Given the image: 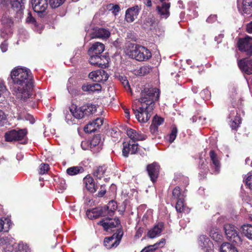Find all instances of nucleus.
<instances>
[{
  "mask_svg": "<svg viewBox=\"0 0 252 252\" xmlns=\"http://www.w3.org/2000/svg\"><path fill=\"white\" fill-rule=\"evenodd\" d=\"M170 6V3L166 2H163L161 6L158 5L157 6L158 14L161 19H166L169 17Z\"/></svg>",
  "mask_w": 252,
  "mask_h": 252,
  "instance_id": "18",
  "label": "nucleus"
},
{
  "mask_svg": "<svg viewBox=\"0 0 252 252\" xmlns=\"http://www.w3.org/2000/svg\"><path fill=\"white\" fill-rule=\"evenodd\" d=\"M209 155L213 165V167H214L215 169V172L218 173L220 169V163L218 159V156L214 151H211Z\"/></svg>",
  "mask_w": 252,
  "mask_h": 252,
  "instance_id": "27",
  "label": "nucleus"
},
{
  "mask_svg": "<svg viewBox=\"0 0 252 252\" xmlns=\"http://www.w3.org/2000/svg\"><path fill=\"white\" fill-rule=\"evenodd\" d=\"M105 47L103 44L100 42H95L93 43L88 51V55L96 54L101 55L104 51Z\"/></svg>",
  "mask_w": 252,
  "mask_h": 252,
  "instance_id": "21",
  "label": "nucleus"
},
{
  "mask_svg": "<svg viewBox=\"0 0 252 252\" xmlns=\"http://www.w3.org/2000/svg\"><path fill=\"white\" fill-rule=\"evenodd\" d=\"M83 181L88 191L92 193H94L96 191L97 186L95 185L94 180L92 177L86 176L84 178Z\"/></svg>",
  "mask_w": 252,
  "mask_h": 252,
  "instance_id": "23",
  "label": "nucleus"
},
{
  "mask_svg": "<svg viewBox=\"0 0 252 252\" xmlns=\"http://www.w3.org/2000/svg\"><path fill=\"white\" fill-rule=\"evenodd\" d=\"M26 2V0H2L1 3L3 6H8L10 4L11 8L16 12H18L24 9V4Z\"/></svg>",
  "mask_w": 252,
  "mask_h": 252,
  "instance_id": "10",
  "label": "nucleus"
},
{
  "mask_svg": "<svg viewBox=\"0 0 252 252\" xmlns=\"http://www.w3.org/2000/svg\"><path fill=\"white\" fill-rule=\"evenodd\" d=\"M224 229L228 239L236 243H238L241 241L237 229L234 225L226 224L224 226Z\"/></svg>",
  "mask_w": 252,
  "mask_h": 252,
  "instance_id": "8",
  "label": "nucleus"
},
{
  "mask_svg": "<svg viewBox=\"0 0 252 252\" xmlns=\"http://www.w3.org/2000/svg\"><path fill=\"white\" fill-rule=\"evenodd\" d=\"M247 31L250 33H252V21L247 25Z\"/></svg>",
  "mask_w": 252,
  "mask_h": 252,
  "instance_id": "64",
  "label": "nucleus"
},
{
  "mask_svg": "<svg viewBox=\"0 0 252 252\" xmlns=\"http://www.w3.org/2000/svg\"><path fill=\"white\" fill-rule=\"evenodd\" d=\"M10 221L9 219H4V220L0 219V232H7L10 226Z\"/></svg>",
  "mask_w": 252,
  "mask_h": 252,
  "instance_id": "37",
  "label": "nucleus"
},
{
  "mask_svg": "<svg viewBox=\"0 0 252 252\" xmlns=\"http://www.w3.org/2000/svg\"><path fill=\"white\" fill-rule=\"evenodd\" d=\"M180 198L184 199V196L181 193L180 188L176 187L172 191V199L178 200Z\"/></svg>",
  "mask_w": 252,
  "mask_h": 252,
  "instance_id": "41",
  "label": "nucleus"
},
{
  "mask_svg": "<svg viewBox=\"0 0 252 252\" xmlns=\"http://www.w3.org/2000/svg\"><path fill=\"white\" fill-rule=\"evenodd\" d=\"M241 231L246 237L252 240V225L244 224L241 227Z\"/></svg>",
  "mask_w": 252,
  "mask_h": 252,
  "instance_id": "31",
  "label": "nucleus"
},
{
  "mask_svg": "<svg viewBox=\"0 0 252 252\" xmlns=\"http://www.w3.org/2000/svg\"><path fill=\"white\" fill-rule=\"evenodd\" d=\"M82 109L83 118L94 113L96 111V106L92 104L84 105L82 106Z\"/></svg>",
  "mask_w": 252,
  "mask_h": 252,
  "instance_id": "26",
  "label": "nucleus"
},
{
  "mask_svg": "<svg viewBox=\"0 0 252 252\" xmlns=\"http://www.w3.org/2000/svg\"><path fill=\"white\" fill-rule=\"evenodd\" d=\"M97 224L102 225L105 231H108L118 226L120 224V221L118 218L106 219L99 221Z\"/></svg>",
  "mask_w": 252,
  "mask_h": 252,
  "instance_id": "11",
  "label": "nucleus"
},
{
  "mask_svg": "<svg viewBox=\"0 0 252 252\" xmlns=\"http://www.w3.org/2000/svg\"><path fill=\"white\" fill-rule=\"evenodd\" d=\"M0 48L2 52H5L8 49V43L6 40H4L0 45Z\"/></svg>",
  "mask_w": 252,
  "mask_h": 252,
  "instance_id": "57",
  "label": "nucleus"
},
{
  "mask_svg": "<svg viewBox=\"0 0 252 252\" xmlns=\"http://www.w3.org/2000/svg\"><path fill=\"white\" fill-rule=\"evenodd\" d=\"M27 131L25 129H13L5 133V139L7 142H13L21 140L26 136Z\"/></svg>",
  "mask_w": 252,
  "mask_h": 252,
  "instance_id": "5",
  "label": "nucleus"
},
{
  "mask_svg": "<svg viewBox=\"0 0 252 252\" xmlns=\"http://www.w3.org/2000/svg\"><path fill=\"white\" fill-rule=\"evenodd\" d=\"M102 124V119L100 118H97L94 121L86 126L84 127V131L87 133L94 132L97 128H99Z\"/></svg>",
  "mask_w": 252,
  "mask_h": 252,
  "instance_id": "17",
  "label": "nucleus"
},
{
  "mask_svg": "<svg viewBox=\"0 0 252 252\" xmlns=\"http://www.w3.org/2000/svg\"><path fill=\"white\" fill-rule=\"evenodd\" d=\"M89 55L90 56L89 61L92 65L97 66L101 68H103L104 66H105V63L104 60L106 59V57L104 56L96 54Z\"/></svg>",
  "mask_w": 252,
  "mask_h": 252,
  "instance_id": "15",
  "label": "nucleus"
},
{
  "mask_svg": "<svg viewBox=\"0 0 252 252\" xmlns=\"http://www.w3.org/2000/svg\"><path fill=\"white\" fill-rule=\"evenodd\" d=\"M26 22L27 23H30V24H35V20L32 16L31 12L28 13V17L26 18Z\"/></svg>",
  "mask_w": 252,
  "mask_h": 252,
  "instance_id": "56",
  "label": "nucleus"
},
{
  "mask_svg": "<svg viewBox=\"0 0 252 252\" xmlns=\"http://www.w3.org/2000/svg\"><path fill=\"white\" fill-rule=\"evenodd\" d=\"M106 167L105 166H99L97 167L94 172V176L98 179H101L106 171Z\"/></svg>",
  "mask_w": 252,
  "mask_h": 252,
  "instance_id": "38",
  "label": "nucleus"
},
{
  "mask_svg": "<svg viewBox=\"0 0 252 252\" xmlns=\"http://www.w3.org/2000/svg\"><path fill=\"white\" fill-rule=\"evenodd\" d=\"M240 69L248 74L252 73V60L243 59L238 62Z\"/></svg>",
  "mask_w": 252,
  "mask_h": 252,
  "instance_id": "20",
  "label": "nucleus"
},
{
  "mask_svg": "<svg viewBox=\"0 0 252 252\" xmlns=\"http://www.w3.org/2000/svg\"><path fill=\"white\" fill-rule=\"evenodd\" d=\"M159 166L157 163H153L147 167L149 176L152 182H155L158 178Z\"/></svg>",
  "mask_w": 252,
  "mask_h": 252,
  "instance_id": "19",
  "label": "nucleus"
},
{
  "mask_svg": "<svg viewBox=\"0 0 252 252\" xmlns=\"http://www.w3.org/2000/svg\"><path fill=\"white\" fill-rule=\"evenodd\" d=\"M65 0H49L51 6L52 8H56L62 4Z\"/></svg>",
  "mask_w": 252,
  "mask_h": 252,
  "instance_id": "50",
  "label": "nucleus"
},
{
  "mask_svg": "<svg viewBox=\"0 0 252 252\" xmlns=\"http://www.w3.org/2000/svg\"><path fill=\"white\" fill-rule=\"evenodd\" d=\"M163 122V119L161 117H155L153 120L152 124L150 126L151 130L152 132H156L158 130V127Z\"/></svg>",
  "mask_w": 252,
  "mask_h": 252,
  "instance_id": "33",
  "label": "nucleus"
},
{
  "mask_svg": "<svg viewBox=\"0 0 252 252\" xmlns=\"http://www.w3.org/2000/svg\"><path fill=\"white\" fill-rule=\"evenodd\" d=\"M89 77L94 81L99 82L107 80L108 76L104 70L100 69L90 72Z\"/></svg>",
  "mask_w": 252,
  "mask_h": 252,
  "instance_id": "12",
  "label": "nucleus"
},
{
  "mask_svg": "<svg viewBox=\"0 0 252 252\" xmlns=\"http://www.w3.org/2000/svg\"><path fill=\"white\" fill-rule=\"evenodd\" d=\"M106 193V189L105 186L101 185L100 186V190L98 192L97 196L98 197L103 196Z\"/></svg>",
  "mask_w": 252,
  "mask_h": 252,
  "instance_id": "60",
  "label": "nucleus"
},
{
  "mask_svg": "<svg viewBox=\"0 0 252 252\" xmlns=\"http://www.w3.org/2000/svg\"><path fill=\"white\" fill-rule=\"evenodd\" d=\"M150 68L148 66H142L140 69V73L145 75L149 72Z\"/></svg>",
  "mask_w": 252,
  "mask_h": 252,
  "instance_id": "58",
  "label": "nucleus"
},
{
  "mask_svg": "<svg viewBox=\"0 0 252 252\" xmlns=\"http://www.w3.org/2000/svg\"><path fill=\"white\" fill-rule=\"evenodd\" d=\"M216 20V15H211L207 18V22L208 23H211Z\"/></svg>",
  "mask_w": 252,
  "mask_h": 252,
  "instance_id": "63",
  "label": "nucleus"
},
{
  "mask_svg": "<svg viewBox=\"0 0 252 252\" xmlns=\"http://www.w3.org/2000/svg\"><path fill=\"white\" fill-rule=\"evenodd\" d=\"M11 78L19 98L26 100L31 95L32 76L31 71L25 67H16L11 72Z\"/></svg>",
  "mask_w": 252,
  "mask_h": 252,
  "instance_id": "1",
  "label": "nucleus"
},
{
  "mask_svg": "<svg viewBox=\"0 0 252 252\" xmlns=\"http://www.w3.org/2000/svg\"><path fill=\"white\" fill-rule=\"evenodd\" d=\"M123 145V155L125 157H127L129 154H134L137 151L138 145L137 143L124 142Z\"/></svg>",
  "mask_w": 252,
  "mask_h": 252,
  "instance_id": "13",
  "label": "nucleus"
},
{
  "mask_svg": "<svg viewBox=\"0 0 252 252\" xmlns=\"http://www.w3.org/2000/svg\"><path fill=\"white\" fill-rule=\"evenodd\" d=\"M110 10L112 11V13L115 15L116 16L118 14L120 10V7L118 4H110L109 6Z\"/></svg>",
  "mask_w": 252,
  "mask_h": 252,
  "instance_id": "49",
  "label": "nucleus"
},
{
  "mask_svg": "<svg viewBox=\"0 0 252 252\" xmlns=\"http://www.w3.org/2000/svg\"><path fill=\"white\" fill-rule=\"evenodd\" d=\"M230 119V126L232 129H236L241 124V118L239 115H238L237 110L235 109L231 111L229 116Z\"/></svg>",
  "mask_w": 252,
  "mask_h": 252,
  "instance_id": "16",
  "label": "nucleus"
},
{
  "mask_svg": "<svg viewBox=\"0 0 252 252\" xmlns=\"http://www.w3.org/2000/svg\"><path fill=\"white\" fill-rule=\"evenodd\" d=\"M30 4L39 16L42 17L46 14L48 6V0H30Z\"/></svg>",
  "mask_w": 252,
  "mask_h": 252,
  "instance_id": "4",
  "label": "nucleus"
},
{
  "mask_svg": "<svg viewBox=\"0 0 252 252\" xmlns=\"http://www.w3.org/2000/svg\"><path fill=\"white\" fill-rule=\"evenodd\" d=\"M84 171V169L81 166H73L68 168L66 170L67 174L70 176L77 175L78 173H82Z\"/></svg>",
  "mask_w": 252,
  "mask_h": 252,
  "instance_id": "36",
  "label": "nucleus"
},
{
  "mask_svg": "<svg viewBox=\"0 0 252 252\" xmlns=\"http://www.w3.org/2000/svg\"><path fill=\"white\" fill-rule=\"evenodd\" d=\"M120 81L122 82L125 89L127 91H130L131 94H132V92L130 87V85L129 84L128 81H127V80H126V78L125 77H121L120 78Z\"/></svg>",
  "mask_w": 252,
  "mask_h": 252,
  "instance_id": "51",
  "label": "nucleus"
},
{
  "mask_svg": "<svg viewBox=\"0 0 252 252\" xmlns=\"http://www.w3.org/2000/svg\"><path fill=\"white\" fill-rule=\"evenodd\" d=\"M6 120V116L5 113L0 110V126H3Z\"/></svg>",
  "mask_w": 252,
  "mask_h": 252,
  "instance_id": "55",
  "label": "nucleus"
},
{
  "mask_svg": "<svg viewBox=\"0 0 252 252\" xmlns=\"http://www.w3.org/2000/svg\"><path fill=\"white\" fill-rule=\"evenodd\" d=\"M245 182L250 189L252 190V171L248 173L247 177L245 179Z\"/></svg>",
  "mask_w": 252,
  "mask_h": 252,
  "instance_id": "52",
  "label": "nucleus"
},
{
  "mask_svg": "<svg viewBox=\"0 0 252 252\" xmlns=\"http://www.w3.org/2000/svg\"><path fill=\"white\" fill-rule=\"evenodd\" d=\"M165 243V240L162 239L158 243L155 244L153 245L149 246L143 249L141 252H152L153 251L156 250L159 247H162Z\"/></svg>",
  "mask_w": 252,
  "mask_h": 252,
  "instance_id": "35",
  "label": "nucleus"
},
{
  "mask_svg": "<svg viewBox=\"0 0 252 252\" xmlns=\"http://www.w3.org/2000/svg\"><path fill=\"white\" fill-rule=\"evenodd\" d=\"M184 199L180 198L179 200H177L176 205V209L178 212H183L185 211L186 207L184 204Z\"/></svg>",
  "mask_w": 252,
  "mask_h": 252,
  "instance_id": "42",
  "label": "nucleus"
},
{
  "mask_svg": "<svg viewBox=\"0 0 252 252\" xmlns=\"http://www.w3.org/2000/svg\"><path fill=\"white\" fill-rule=\"evenodd\" d=\"M0 244L5 245L6 246L4 248L6 252H15L12 248V242H10V239L8 237H5L0 238Z\"/></svg>",
  "mask_w": 252,
  "mask_h": 252,
  "instance_id": "32",
  "label": "nucleus"
},
{
  "mask_svg": "<svg viewBox=\"0 0 252 252\" xmlns=\"http://www.w3.org/2000/svg\"><path fill=\"white\" fill-rule=\"evenodd\" d=\"M126 54L130 58L144 62L152 57V53L147 48L137 44H130L126 49Z\"/></svg>",
  "mask_w": 252,
  "mask_h": 252,
  "instance_id": "3",
  "label": "nucleus"
},
{
  "mask_svg": "<svg viewBox=\"0 0 252 252\" xmlns=\"http://www.w3.org/2000/svg\"><path fill=\"white\" fill-rule=\"evenodd\" d=\"M6 92V88L3 83L0 82V97Z\"/></svg>",
  "mask_w": 252,
  "mask_h": 252,
  "instance_id": "61",
  "label": "nucleus"
},
{
  "mask_svg": "<svg viewBox=\"0 0 252 252\" xmlns=\"http://www.w3.org/2000/svg\"><path fill=\"white\" fill-rule=\"evenodd\" d=\"M126 134L134 142L137 141L145 140L147 138V136L142 134L140 131L130 128L126 129Z\"/></svg>",
  "mask_w": 252,
  "mask_h": 252,
  "instance_id": "14",
  "label": "nucleus"
},
{
  "mask_svg": "<svg viewBox=\"0 0 252 252\" xmlns=\"http://www.w3.org/2000/svg\"><path fill=\"white\" fill-rule=\"evenodd\" d=\"M141 10V7L138 5H134L131 7L128 8L125 13V20L127 23H132L134 22L139 15Z\"/></svg>",
  "mask_w": 252,
  "mask_h": 252,
  "instance_id": "9",
  "label": "nucleus"
},
{
  "mask_svg": "<svg viewBox=\"0 0 252 252\" xmlns=\"http://www.w3.org/2000/svg\"><path fill=\"white\" fill-rule=\"evenodd\" d=\"M143 233V229L141 228H139L137 230L136 234L135 235V237L136 238H140Z\"/></svg>",
  "mask_w": 252,
  "mask_h": 252,
  "instance_id": "62",
  "label": "nucleus"
},
{
  "mask_svg": "<svg viewBox=\"0 0 252 252\" xmlns=\"http://www.w3.org/2000/svg\"><path fill=\"white\" fill-rule=\"evenodd\" d=\"M117 207L116 202L114 201H111L107 206L104 207L103 210L104 211H108V213L111 215L116 210Z\"/></svg>",
  "mask_w": 252,
  "mask_h": 252,
  "instance_id": "39",
  "label": "nucleus"
},
{
  "mask_svg": "<svg viewBox=\"0 0 252 252\" xmlns=\"http://www.w3.org/2000/svg\"><path fill=\"white\" fill-rule=\"evenodd\" d=\"M162 228L163 224L161 223H159L149 231L148 236L150 238L158 237L160 235Z\"/></svg>",
  "mask_w": 252,
  "mask_h": 252,
  "instance_id": "24",
  "label": "nucleus"
},
{
  "mask_svg": "<svg viewBox=\"0 0 252 252\" xmlns=\"http://www.w3.org/2000/svg\"><path fill=\"white\" fill-rule=\"evenodd\" d=\"M139 101L141 106L138 109H133L135 117L140 123H146L151 118L154 108L155 101L158 99L159 91L157 88H145L140 94Z\"/></svg>",
  "mask_w": 252,
  "mask_h": 252,
  "instance_id": "2",
  "label": "nucleus"
},
{
  "mask_svg": "<svg viewBox=\"0 0 252 252\" xmlns=\"http://www.w3.org/2000/svg\"><path fill=\"white\" fill-rule=\"evenodd\" d=\"M110 35V32L108 30L103 28H99L95 30L94 34L92 36V37L104 39L109 37Z\"/></svg>",
  "mask_w": 252,
  "mask_h": 252,
  "instance_id": "29",
  "label": "nucleus"
},
{
  "mask_svg": "<svg viewBox=\"0 0 252 252\" xmlns=\"http://www.w3.org/2000/svg\"><path fill=\"white\" fill-rule=\"evenodd\" d=\"M123 232L119 230L116 234L113 236L106 238L104 240V245L107 249H111L117 247L121 241Z\"/></svg>",
  "mask_w": 252,
  "mask_h": 252,
  "instance_id": "6",
  "label": "nucleus"
},
{
  "mask_svg": "<svg viewBox=\"0 0 252 252\" xmlns=\"http://www.w3.org/2000/svg\"><path fill=\"white\" fill-rule=\"evenodd\" d=\"M65 121L69 125H73L76 123L75 118H74L72 113L67 112L65 114Z\"/></svg>",
  "mask_w": 252,
  "mask_h": 252,
  "instance_id": "46",
  "label": "nucleus"
},
{
  "mask_svg": "<svg viewBox=\"0 0 252 252\" xmlns=\"http://www.w3.org/2000/svg\"><path fill=\"white\" fill-rule=\"evenodd\" d=\"M103 209L99 208H93L91 210H88L86 215L90 219H95L103 215Z\"/></svg>",
  "mask_w": 252,
  "mask_h": 252,
  "instance_id": "25",
  "label": "nucleus"
},
{
  "mask_svg": "<svg viewBox=\"0 0 252 252\" xmlns=\"http://www.w3.org/2000/svg\"><path fill=\"white\" fill-rule=\"evenodd\" d=\"M178 132V129L176 126H174L172 128L171 133L169 135V141L170 142H173L174 140L176 139L177 136V134Z\"/></svg>",
  "mask_w": 252,
  "mask_h": 252,
  "instance_id": "48",
  "label": "nucleus"
},
{
  "mask_svg": "<svg viewBox=\"0 0 252 252\" xmlns=\"http://www.w3.org/2000/svg\"><path fill=\"white\" fill-rule=\"evenodd\" d=\"M69 111L72 113L74 118L75 119H81L84 118L82 106L78 107L75 105H72L69 108Z\"/></svg>",
  "mask_w": 252,
  "mask_h": 252,
  "instance_id": "28",
  "label": "nucleus"
},
{
  "mask_svg": "<svg viewBox=\"0 0 252 252\" xmlns=\"http://www.w3.org/2000/svg\"><path fill=\"white\" fill-rule=\"evenodd\" d=\"M101 90V85L97 83L91 84V86L90 87V91H91V92H99Z\"/></svg>",
  "mask_w": 252,
  "mask_h": 252,
  "instance_id": "54",
  "label": "nucleus"
},
{
  "mask_svg": "<svg viewBox=\"0 0 252 252\" xmlns=\"http://www.w3.org/2000/svg\"><path fill=\"white\" fill-rule=\"evenodd\" d=\"M11 35V30L10 28L5 27L2 29L0 36L5 39V40L8 38Z\"/></svg>",
  "mask_w": 252,
  "mask_h": 252,
  "instance_id": "45",
  "label": "nucleus"
},
{
  "mask_svg": "<svg viewBox=\"0 0 252 252\" xmlns=\"http://www.w3.org/2000/svg\"><path fill=\"white\" fill-rule=\"evenodd\" d=\"M49 170V165L46 163H42L40 164L39 169V173L40 174H44L47 172Z\"/></svg>",
  "mask_w": 252,
  "mask_h": 252,
  "instance_id": "53",
  "label": "nucleus"
},
{
  "mask_svg": "<svg viewBox=\"0 0 252 252\" xmlns=\"http://www.w3.org/2000/svg\"><path fill=\"white\" fill-rule=\"evenodd\" d=\"M210 236L215 241H219L222 239V235L219 229L213 228L210 231Z\"/></svg>",
  "mask_w": 252,
  "mask_h": 252,
  "instance_id": "40",
  "label": "nucleus"
},
{
  "mask_svg": "<svg viewBox=\"0 0 252 252\" xmlns=\"http://www.w3.org/2000/svg\"><path fill=\"white\" fill-rule=\"evenodd\" d=\"M252 7L249 4H245L242 3L241 4H238V9L242 15L249 14L252 11Z\"/></svg>",
  "mask_w": 252,
  "mask_h": 252,
  "instance_id": "34",
  "label": "nucleus"
},
{
  "mask_svg": "<svg viewBox=\"0 0 252 252\" xmlns=\"http://www.w3.org/2000/svg\"><path fill=\"white\" fill-rule=\"evenodd\" d=\"M101 137L100 135H94L90 142V148L95 147L96 146L99 145L101 143Z\"/></svg>",
  "mask_w": 252,
  "mask_h": 252,
  "instance_id": "43",
  "label": "nucleus"
},
{
  "mask_svg": "<svg viewBox=\"0 0 252 252\" xmlns=\"http://www.w3.org/2000/svg\"><path fill=\"white\" fill-rule=\"evenodd\" d=\"M17 247L18 252H29V247L27 244L23 243H19Z\"/></svg>",
  "mask_w": 252,
  "mask_h": 252,
  "instance_id": "47",
  "label": "nucleus"
},
{
  "mask_svg": "<svg viewBox=\"0 0 252 252\" xmlns=\"http://www.w3.org/2000/svg\"><path fill=\"white\" fill-rule=\"evenodd\" d=\"M220 252H238L236 248L229 243H222L220 248Z\"/></svg>",
  "mask_w": 252,
  "mask_h": 252,
  "instance_id": "30",
  "label": "nucleus"
},
{
  "mask_svg": "<svg viewBox=\"0 0 252 252\" xmlns=\"http://www.w3.org/2000/svg\"><path fill=\"white\" fill-rule=\"evenodd\" d=\"M81 147L83 150H87L90 147V142L87 140L83 141L81 143Z\"/></svg>",
  "mask_w": 252,
  "mask_h": 252,
  "instance_id": "59",
  "label": "nucleus"
},
{
  "mask_svg": "<svg viewBox=\"0 0 252 252\" xmlns=\"http://www.w3.org/2000/svg\"><path fill=\"white\" fill-rule=\"evenodd\" d=\"M2 23L4 27L10 28L13 25L11 19L7 15H3L2 17Z\"/></svg>",
  "mask_w": 252,
  "mask_h": 252,
  "instance_id": "44",
  "label": "nucleus"
},
{
  "mask_svg": "<svg viewBox=\"0 0 252 252\" xmlns=\"http://www.w3.org/2000/svg\"><path fill=\"white\" fill-rule=\"evenodd\" d=\"M238 47L240 51L251 56L252 54V38L247 36L244 38L240 39L238 42Z\"/></svg>",
  "mask_w": 252,
  "mask_h": 252,
  "instance_id": "7",
  "label": "nucleus"
},
{
  "mask_svg": "<svg viewBox=\"0 0 252 252\" xmlns=\"http://www.w3.org/2000/svg\"><path fill=\"white\" fill-rule=\"evenodd\" d=\"M198 246L201 250H204L208 248L213 247V244L209 238L205 235H200L198 239Z\"/></svg>",
  "mask_w": 252,
  "mask_h": 252,
  "instance_id": "22",
  "label": "nucleus"
}]
</instances>
